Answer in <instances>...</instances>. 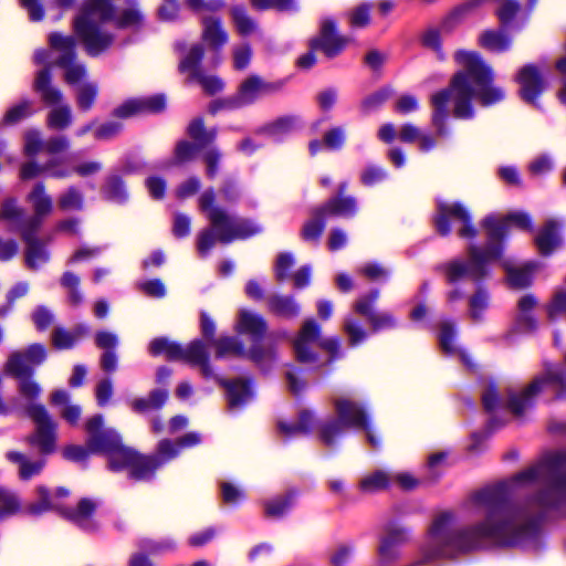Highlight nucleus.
<instances>
[{
  "instance_id": "f257e3e1",
  "label": "nucleus",
  "mask_w": 566,
  "mask_h": 566,
  "mask_svg": "<svg viewBox=\"0 0 566 566\" xmlns=\"http://www.w3.org/2000/svg\"><path fill=\"white\" fill-rule=\"evenodd\" d=\"M474 501L484 507V518L454 530L455 514L452 511L440 513L428 530L427 541L420 548L421 557L415 565L455 559L461 554L494 547V536L501 535L516 517L509 488L504 482L488 485L474 494Z\"/></svg>"
},
{
  "instance_id": "f03ea898",
  "label": "nucleus",
  "mask_w": 566,
  "mask_h": 566,
  "mask_svg": "<svg viewBox=\"0 0 566 566\" xmlns=\"http://www.w3.org/2000/svg\"><path fill=\"white\" fill-rule=\"evenodd\" d=\"M480 226L486 231L483 248L472 243L469 259L453 256L434 264L432 269L450 286L446 301L455 304L468 297L469 314L475 322L484 319L491 305L488 281L493 274L492 263L504 255L507 243V227L499 222L494 213L485 214Z\"/></svg>"
},
{
  "instance_id": "7ed1b4c3",
  "label": "nucleus",
  "mask_w": 566,
  "mask_h": 566,
  "mask_svg": "<svg viewBox=\"0 0 566 566\" xmlns=\"http://www.w3.org/2000/svg\"><path fill=\"white\" fill-rule=\"evenodd\" d=\"M455 59L463 64V69L452 75L447 87L434 92L430 97L431 125L436 135L441 138L452 136V128L448 124L450 117L448 106L451 101L453 102V116L458 119L470 120L475 117L473 101L482 107H492L506 97L505 90L494 84L493 67L485 62L480 53L458 50Z\"/></svg>"
},
{
  "instance_id": "20e7f679",
  "label": "nucleus",
  "mask_w": 566,
  "mask_h": 566,
  "mask_svg": "<svg viewBox=\"0 0 566 566\" xmlns=\"http://www.w3.org/2000/svg\"><path fill=\"white\" fill-rule=\"evenodd\" d=\"M541 465L546 473L545 485L528 497V501L538 506L541 511L527 516L522 524H517L521 507L513 497L512 485L503 481L509 488L511 501L516 506V517L501 535L494 536V547H514L537 557L547 552L549 533L544 528L547 513L557 512L566 518V453H552L544 459Z\"/></svg>"
},
{
  "instance_id": "39448f33",
  "label": "nucleus",
  "mask_w": 566,
  "mask_h": 566,
  "mask_svg": "<svg viewBox=\"0 0 566 566\" xmlns=\"http://www.w3.org/2000/svg\"><path fill=\"white\" fill-rule=\"evenodd\" d=\"M48 358L49 350L44 344L31 343L23 349L12 352L3 364L4 375L18 381L19 394L29 400L24 413L33 421L35 430L28 442L36 447L43 455L54 453L57 442V423L46 407L36 401L42 387L34 377Z\"/></svg>"
},
{
  "instance_id": "423d86ee",
  "label": "nucleus",
  "mask_w": 566,
  "mask_h": 566,
  "mask_svg": "<svg viewBox=\"0 0 566 566\" xmlns=\"http://www.w3.org/2000/svg\"><path fill=\"white\" fill-rule=\"evenodd\" d=\"M85 444H69L62 455L65 460L88 468L91 455L105 459V469L115 474L127 472L129 481L138 482L134 476L136 468L135 448L125 444L120 432L114 427L105 426L103 413H94L84 423Z\"/></svg>"
},
{
  "instance_id": "0eeeda50",
  "label": "nucleus",
  "mask_w": 566,
  "mask_h": 566,
  "mask_svg": "<svg viewBox=\"0 0 566 566\" xmlns=\"http://www.w3.org/2000/svg\"><path fill=\"white\" fill-rule=\"evenodd\" d=\"M542 365V374L535 376L523 390H507L504 405L512 415L522 417L527 410L534 409L537 396L546 388L554 389V400H566V366L547 359Z\"/></svg>"
},
{
  "instance_id": "6e6552de",
  "label": "nucleus",
  "mask_w": 566,
  "mask_h": 566,
  "mask_svg": "<svg viewBox=\"0 0 566 566\" xmlns=\"http://www.w3.org/2000/svg\"><path fill=\"white\" fill-rule=\"evenodd\" d=\"M36 494L39 500L27 505L24 510L28 515L38 517L46 512L55 511L83 534L88 536L102 535V523L95 517L102 503L99 499L83 496L76 502L75 506H61L52 503V494L46 485H38Z\"/></svg>"
},
{
  "instance_id": "1a4fd4ad",
  "label": "nucleus",
  "mask_w": 566,
  "mask_h": 566,
  "mask_svg": "<svg viewBox=\"0 0 566 566\" xmlns=\"http://www.w3.org/2000/svg\"><path fill=\"white\" fill-rule=\"evenodd\" d=\"M198 208L210 223L221 226V244L229 245L237 240H248L262 233L261 224L249 218H237L226 207L217 203V191L209 186L198 197Z\"/></svg>"
},
{
  "instance_id": "9d476101",
  "label": "nucleus",
  "mask_w": 566,
  "mask_h": 566,
  "mask_svg": "<svg viewBox=\"0 0 566 566\" xmlns=\"http://www.w3.org/2000/svg\"><path fill=\"white\" fill-rule=\"evenodd\" d=\"M237 332L247 335L251 342L249 347V360L263 375L273 371L279 360V349L275 342L264 343L268 332V322L260 313L241 310L237 322Z\"/></svg>"
},
{
  "instance_id": "9b49d317",
  "label": "nucleus",
  "mask_w": 566,
  "mask_h": 566,
  "mask_svg": "<svg viewBox=\"0 0 566 566\" xmlns=\"http://www.w3.org/2000/svg\"><path fill=\"white\" fill-rule=\"evenodd\" d=\"M201 441L202 438L198 431H188L175 440L170 438L160 439L150 453H143L135 448L136 468L133 473L134 476L138 479V482L150 483L155 481L157 471L177 459L182 449L196 447Z\"/></svg>"
},
{
  "instance_id": "f8f14e48",
  "label": "nucleus",
  "mask_w": 566,
  "mask_h": 566,
  "mask_svg": "<svg viewBox=\"0 0 566 566\" xmlns=\"http://www.w3.org/2000/svg\"><path fill=\"white\" fill-rule=\"evenodd\" d=\"M150 357H164L170 363H184L192 368H199L202 377H210L211 354L201 338H193L186 345L166 335L151 338L147 344Z\"/></svg>"
},
{
  "instance_id": "ddd939ff",
  "label": "nucleus",
  "mask_w": 566,
  "mask_h": 566,
  "mask_svg": "<svg viewBox=\"0 0 566 566\" xmlns=\"http://www.w3.org/2000/svg\"><path fill=\"white\" fill-rule=\"evenodd\" d=\"M130 8L120 15H116L109 0H91L77 13L74 29L77 35H97L104 22H115L123 28L135 27L142 23L143 15L136 8V0H128Z\"/></svg>"
},
{
  "instance_id": "4468645a",
  "label": "nucleus",
  "mask_w": 566,
  "mask_h": 566,
  "mask_svg": "<svg viewBox=\"0 0 566 566\" xmlns=\"http://www.w3.org/2000/svg\"><path fill=\"white\" fill-rule=\"evenodd\" d=\"M452 221L459 223L457 235L460 239L475 241L479 231L473 221L470 208L461 200L447 201L441 197L434 199V211L430 217V223L440 238H449L452 234Z\"/></svg>"
},
{
  "instance_id": "2eb2a0df",
  "label": "nucleus",
  "mask_w": 566,
  "mask_h": 566,
  "mask_svg": "<svg viewBox=\"0 0 566 566\" xmlns=\"http://www.w3.org/2000/svg\"><path fill=\"white\" fill-rule=\"evenodd\" d=\"M32 91L50 108L46 126L51 130H65L73 123L71 106L65 102L63 92L53 83L49 69H39L34 73Z\"/></svg>"
},
{
  "instance_id": "dca6fc26",
  "label": "nucleus",
  "mask_w": 566,
  "mask_h": 566,
  "mask_svg": "<svg viewBox=\"0 0 566 566\" xmlns=\"http://www.w3.org/2000/svg\"><path fill=\"white\" fill-rule=\"evenodd\" d=\"M231 369L243 374V377L224 378L217 368L210 363V377H202L206 380H213L219 387L224 389V396L229 409L243 410L248 405L256 400L258 389L254 377L245 369L231 366Z\"/></svg>"
},
{
  "instance_id": "f3484780",
  "label": "nucleus",
  "mask_w": 566,
  "mask_h": 566,
  "mask_svg": "<svg viewBox=\"0 0 566 566\" xmlns=\"http://www.w3.org/2000/svg\"><path fill=\"white\" fill-rule=\"evenodd\" d=\"M513 81L518 85V97L541 112L544 107L539 104V97L548 90L549 82L542 66L528 62L520 66L513 75Z\"/></svg>"
},
{
  "instance_id": "a211bd4d",
  "label": "nucleus",
  "mask_w": 566,
  "mask_h": 566,
  "mask_svg": "<svg viewBox=\"0 0 566 566\" xmlns=\"http://www.w3.org/2000/svg\"><path fill=\"white\" fill-rule=\"evenodd\" d=\"M322 325L314 317L305 318L298 331L291 338V347L295 360L301 365H311L312 369L319 368V354L313 349V345H318L322 336Z\"/></svg>"
},
{
  "instance_id": "6ab92c4d",
  "label": "nucleus",
  "mask_w": 566,
  "mask_h": 566,
  "mask_svg": "<svg viewBox=\"0 0 566 566\" xmlns=\"http://www.w3.org/2000/svg\"><path fill=\"white\" fill-rule=\"evenodd\" d=\"M81 150L66 151L59 156L49 157L46 166L50 168V178L66 179L74 175L82 178L94 176L102 170L98 160H81Z\"/></svg>"
},
{
  "instance_id": "aec40b11",
  "label": "nucleus",
  "mask_w": 566,
  "mask_h": 566,
  "mask_svg": "<svg viewBox=\"0 0 566 566\" xmlns=\"http://www.w3.org/2000/svg\"><path fill=\"white\" fill-rule=\"evenodd\" d=\"M337 417L321 424L318 438L327 448H338L346 428L353 429L357 422L354 420L356 401L338 399L335 403Z\"/></svg>"
},
{
  "instance_id": "412c9836",
  "label": "nucleus",
  "mask_w": 566,
  "mask_h": 566,
  "mask_svg": "<svg viewBox=\"0 0 566 566\" xmlns=\"http://www.w3.org/2000/svg\"><path fill=\"white\" fill-rule=\"evenodd\" d=\"M459 337V328L453 318H447L441 322L438 343L439 348L444 357L453 358L458 356L461 364L471 373L478 370V364L474 361L468 349L457 343Z\"/></svg>"
},
{
  "instance_id": "4be33fe9",
  "label": "nucleus",
  "mask_w": 566,
  "mask_h": 566,
  "mask_svg": "<svg viewBox=\"0 0 566 566\" xmlns=\"http://www.w3.org/2000/svg\"><path fill=\"white\" fill-rule=\"evenodd\" d=\"M172 375V369L167 365H160L155 373V381L157 385L163 386L151 389L147 397L135 398L130 408L133 412L144 415L151 410H160L168 401L169 391L166 386Z\"/></svg>"
},
{
  "instance_id": "5701e85b",
  "label": "nucleus",
  "mask_w": 566,
  "mask_h": 566,
  "mask_svg": "<svg viewBox=\"0 0 566 566\" xmlns=\"http://www.w3.org/2000/svg\"><path fill=\"white\" fill-rule=\"evenodd\" d=\"M500 265L505 273V282L511 290L524 291L534 285L536 274L542 269L539 260H526L521 265H514L507 258H501Z\"/></svg>"
},
{
  "instance_id": "b1692460",
  "label": "nucleus",
  "mask_w": 566,
  "mask_h": 566,
  "mask_svg": "<svg viewBox=\"0 0 566 566\" xmlns=\"http://www.w3.org/2000/svg\"><path fill=\"white\" fill-rule=\"evenodd\" d=\"M538 305V298L534 293L523 294L516 303L517 313L513 318L510 332L505 339L511 338V334H534L538 329V319L534 313Z\"/></svg>"
},
{
  "instance_id": "393cba45",
  "label": "nucleus",
  "mask_w": 566,
  "mask_h": 566,
  "mask_svg": "<svg viewBox=\"0 0 566 566\" xmlns=\"http://www.w3.org/2000/svg\"><path fill=\"white\" fill-rule=\"evenodd\" d=\"M564 222L554 218L547 219L534 237V245L542 258H551L565 245Z\"/></svg>"
},
{
  "instance_id": "a878e982",
  "label": "nucleus",
  "mask_w": 566,
  "mask_h": 566,
  "mask_svg": "<svg viewBox=\"0 0 566 566\" xmlns=\"http://www.w3.org/2000/svg\"><path fill=\"white\" fill-rule=\"evenodd\" d=\"M304 126L302 117L297 114H284L258 126L255 134L270 138L274 144H283L287 137Z\"/></svg>"
},
{
  "instance_id": "bb28decb",
  "label": "nucleus",
  "mask_w": 566,
  "mask_h": 566,
  "mask_svg": "<svg viewBox=\"0 0 566 566\" xmlns=\"http://www.w3.org/2000/svg\"><path fill=\"white\" fill-rule=\"evenodd\" d=\"M346 188L347 182H340L338 185L337 193L331 196L323 203L318 205L327 219H353L358 213V201L353 195H344Z\"/></svg>"
},
{
  "instance_id": "cd10ccee",
  "label": "nucleus",
  "mask_w": 566,
  "mask_h": 566,
  "mask_svg": "<svg viewBox=\"0 0 566 566\" xmlns=\"http://www.w3.org/2000/svg\"><path fill=\"white\" fill-rule=\"evenodd\" d=\"M95 346L102 349L99 356L101 369L112 375L118 369L119 356L117 353L119 346V337L115 332L99 329L94 335Z\"/></svg>"
},
{
  "instance_id": "c85d7f7f",
  "label": "nucleus",
  "mask_w": 566,
  "mask_h": 566,
  "mask_svg": "<svg viewBox=\"0 0 566 566\" xmlns=\"http://www.w3.org/2000/svg\"><path fill=\"white\" fill-rule=\"evenodd\" d=\"M99 193L105 202L119 207L126 206L130 199L124 176L113 169L105 176Z\"/></svg>"
},
{
  "instance_id": "c756f323",
  "label": "nucleus",
  "mask_w": 566,
  "mask_h": 566,
  "mask_svg": "<svg viewBox=\"0 0 566 566\" xmlns=\"http://www.w3.org/2000/svg\"><path fill=\"white\" fill-rule=\"evenodd\" d=\"M474 3H467L450 11L444 17L432 21L426 30L424 35H443L458 32L460 27L465 22L469 12L473 9Z\"/></svg>"
},
{
  "instance_id": "7c9ffc66",
  "label": "nucleus",
  "mask_w": 566,
  "mask_h": 566,
  "mask_svg": "<svg viewBox=\"0 0 566 566\" xmlns=\"http://www.w3.org/2000/svg\"><path fill=\"white\" fill-rule=\"evenodd\" d=\"M174 50L182 55L178 64L179 73H190L192 76H197L205 56L203 43H195L188 49L185 40H177L174 43Z\"/></svg>"
},
{
  "instance_id": "2f4dec72",
  "label": "nucleus",
  "mask_w": 566,
  "mask_h": 566,
  "mask_svg": "<svg viewBox=\"0 0 566 566\" xmlns=\"http://www.w3.org/2000/svg\"><path fill=\"white\" fill-rule=\"evenodd\" d=\"M354 420L357 422L353 426L355 430L365 432L366 442L376 451L382 448V439L378 430L373 424L371 413L365 403L356 401Z\"/></svg>"
},
{
  "instance_id": "473e14b6",
  "label": "nucleus",
  "mask_w": 566,
  "mask_h": 566,
  "mask_svg": "<svg viewBox=\"0 0 566 566\" xmlns=\"http://www.w3.org/2000/svg\"><path fill=\"white\" fill-rule=\"evenodd\" d=\"M301 496V491L293 486L284 494L274 496L264 503V512L266 516L282 518L291 513L296 506Z\"/></svg>"
},
{
  "instance_id": "72a5a7b5",
  "label": "nucleus",
  "mask_w": 566,
  "mask_h": 566,
  "mask_svg": "<svg viewBox=\"0 0 566 566\" xmlns=\"http://www.w3.org/2000/svg\"><path fill=\"white\" fill-rule=\"evenodd\" d=\"M53 51L54 66L63 69L76 61V44L80 38H49Z\"/></svg>"
},
{
  "instance_id": "f704fd0d",
  "label": "nucleus",
  "mask_w": 566,
  "mask_h": 566,
  "mask_svg": "<svg viewBox=\"0 0 566 566\" xmlns=\"http://www.w3.org/2000/svg\"><path fill=\"white\" fill-rule=\"evenodd\" d=\"M269 311L277 317L295 319L301 314V305L293 294H274L268 300Z\"/></svg>"
},
{
  "instance_id": "c9c22d12",
  "label": "nucleus",
  "mask_w": 566,
  "mask_h": 566,
  "mask_svg": "<svg viewBox=\"0 0 566 566\" xmlns=\"http://www.w3.org/2000/svg\"><path fill=\"white\" fill-rule=\"evenodd\" d=\"M147 168L148 163L143 156L142 147L137 146L125 151L112 169L122 176H133L143 174Z\"/></svg>"
},
{
  "instance_id": "e433bc0d",
  "label": "nucleus",
  "mask_w": 566,
  "mask_h": 566,
  "mask_svg": "<svg viewBox=\"0 0 566 566\" xmlns=\"http://www.w3.org/2000/svg\"><path fill=\"white\" fill-rule=\"evenodd\" d=\"M214 347V358L217 360L224 359L228 355H235L249 360V348L238 336L222 335L210 344Z\"/></svg>"
},
{
  "instance_id": "4c0bfd02",
  "label": "nucleus",
  "mask_w": 566,
  "mask_h": 566,
  "mask_svg": "<svg viewBox=\"0 0 566 566\" xmlns=\"http://www.w3.org/2000/svg\"><path fill=\"white\" fill-rule=\"evenodd\" d=\"M186 134L190 139L198 140L202 150H206L207 148L214 146L213 144L218 137V128H207L203 117L197 116L188 123Z\"/></svg>"
},
{
  "instance_id": "58836bf2",
  "label": "nucleus",
  "mask_w": 566,
  "mask_h": 566,
  "mask_svg": "<svg viewBox=\"0 0 566 566\" xmlns=\"http://www.w3.org/2000/svg\"><path fill=\"white\" fill-rule=\"evenodd\" d=\"M8 461L19 465V478L22 481H29L38 475L45 467V459L30 460L24 453L10 450L6 453Z\"/></svg>"
},
{
  "instance_id": "ea45409f",
  "label": "nucleus",
  "mask_w": 566,
  "mask_h": 566,
  "mask_svg": "<svg viewBox=\"0 0 566 566\" xmlns=\"http://www.w3.org/2000/svg\"><path fill=\"white\" fill-rule=\"evenodd\" d=\"M202 151L198 140L180 138L172 149L171 165L176 167L185 166L195 161L199 155L201 156Z\"/></svg>"
},
{
  "instance_id": "a19ab883",
  "label": "nucleus",
  "mask_w": 566,
  "mask_h": 566,
  "mask_svg": "<svg viewBox=\"0 0 566 566\" xmlns=\"http://www.w3.org/2000/svg\"><path fill=\"white\" fill-rule=\"evenodd\" d=\"M327 220L318 206L313 207L310 211V219L302 227V239L307 242H317L326 228Z\"/></svg>"
},
{
  "instance_id": "79ce46f5",
  "label": "nucleus",
  "mask_w": 566,
  "mask_h": 566,
  "mask_svg": "<svg viewBox=\"0 0 566 566\" xmlns=\"http://www.w3.org/2000/svg\"><path fill=\"white\" fill-rule=\"evenodd\" d=\"M27 200L32 205L33 214L46 219L53 211V200L46 193L43 181H38L28 193Z\"/></svg>"
},
{
  "instance_id": "37998d69",
  "label": "nucleus",
  "mask_w": 566,
  "mask_h": 566,
  "mask_svg": "<svg viewBox=\"0 0 566 566\" xmlns=\"http://www.w3.org/2000/svg\"><path fill=\"white\" fill-rule=\"evenodd\" d=\"M219 193L228 210L235 208L242 199V186L237 174H229L222 178Z\"/></svg>"
},
{
  "instance_id": "c03bdc74",
  "label": "nucleus",
  "mask_w": 566,
  "mask_h": 566,
  "mask_svg": "<svg viewBox=\"0 0 566 566\" xmlns=\"http://www.w3.org/2000/svg\"><path fill=\"white\" fill-rule=\"evenodd\" d=\"M221 226L217 227L210 223V227L201 229L196 235V250L201 259L210 256L212 249L217 242L221 243Z\"/></svg>"
},
{
  "instance_id": "a18cd8bd",
  "label": "nucleus",
  "mask_w": 566,
  "mask_h": 566,
  "mask_svg": "<svg viewBox=\"0 0 566 566\" xmlns=\"http://www.w3.org/2000/svg\"><path fill=\"white\" fill-rule=\"evenodd\" d=\"M479 382L484 385L481 392V402L483 409L491 413L500 409L502 398L499 391L497 381L493 376L480 377Z\"/></svg>"
},
{
  "instance_id": "49530a36",
  "label": "nucleus",
  "mask_w": 566,
  "mask_h": 566,
  "mask_svg": "<svg viewBox=\"0 0 566 566\" xmlns=\"http://www.w3.org/2000/svg\"><path fill=\"white\" fill-rule=\"evenodd\" d=\"M24 243L27 245L24 261L29 269L38 270L41 264H45L50 261L51 253L43 240H34Z\"/></svg>"
},
{
  "instance_id": "de8ad7c7",
  "label": "nucleus",
  "mask_w": 566,
  "mask_h": 566,
  "mask_svg": "<svg viewBox=\"0 0 566 566\" xmlns=\"http://www.w3.org/2000/svg\"><path fill=\"white\" fill-rule=\"evenodd\" d=\"M136 545L138 549L144 551L149 556H157L168 552H175L177 543L172 537H161L158 539L150 537H140L137 539Z\"/></svg>"
},
{
  "instance_id": "09e8293b",
  "label": "nucleus",
  "mask_w": 566,
  "mask_h": 566,
  "mask_svg": "<svg viewBox=\"0 0 566 566\" xmlns=\"http://www.w3.org/2000/svg\"><path fill=\"white\" fill-rule=\"evenodd\" d=\"M353 38H311L310 46L322 51L326 57L333 59L340 54Z\"/></svg>"
},
{
  "instance_id": "8fccbe9b",
  "label": "nucleus",
  "mask_w": 566,
  "mask_h": 566,
  "mask_svg": "<svg viewBox=\"0 0 566 566\" xmlns=\"http://www.w3.org/2000/svg\"><path fill=\"white\" fill-rule=\"evenodd\" d=\"M36 113L33 102L29 97H21L18 103L11 105L3 115L6 125H15L19 122L32 117Z\"/></svg>"
},
{
  "instance_id": "3c124183",
  "label": "nucleus",
  "mask_w": 566,
  "mask_h": 566,
  "mask_svg": "<svg viewBox=\"0 0 566 566\" xmlns=\"http://www.w3.org/2000/svg\"><path fill=\"white\" fill-rule=\"evenodd\" d=\"M136 97L140 115H159L167 109L168 99L163 92Z\"/></svg>"
},
{
  "instance_id": "603ef678",
  "label": "nucleus",
  "mask_w": 566,
  "mask_h": 566,
  "mask_svg": "<svg viewBox=\"0 0 566 566\" xmlns=\"http://www.w3.org/2000/svg\"><path fill=\"white\" fill-rule=\"evenodd\" d=\"M342 328L344 334L347 336L348 346L352 348L363 345L369 337V334L363 324L353 316L344 318Z\"/></svg>"
},
{
  "instance_id": "864d4df0",
  "label": "nucleus",
  "mask_w": 566,
  "mask_h": 566,
  "mask_svg": "<svg viewBox=\"0 0 566 566\" xmlns=\"http://www.w3.org/2000/svg\"><path fill=\"white\" fill-rule=\"evenodd\" d=\"M237 94L244 107L251 106L261 98L259 74L248 75L238 86Z\"/></svg>"
},
{
  "instance_id": "5fc2aeb1",
  "label": "nucleus",
  "mask_w": 566,
  "mask_h": 566,
  "mask_svg": "<svg viewBox=\"0 0 566 566\" xmlns=\"http://www.w3.org/2000/svg\"><path fill=\"white\" fill-rule=\"evenodd\" d=\"M358 488L363 493H377L390 488V478L382 470H375L359 481Z\"/></svg>"
},
{
  "instance_id": "6e6d98bb",
  "label": "nucleus",
  "mask_w": 566,
  "mask_h": 566,
  "mask_svg": "<svg viewBox=\"0 0 566 566\" xmlns=\"http://www.w3.org/2000/svg\"><path fill=\"white\" fill-rule=\"evenodd\" d=\"M359 273L374 283H378L380 285L387 284L392 276V270L389 268L382 266L378 261L371 260L365 262L359 268Z\"/></svg>"
},
{
  "instance_id": "4d7b16f0",
  "label": "nucleus",
  "mask_w": 566,
  "mask_h": 566,
  "mask_svg": "<svg viewBox=\"0 0 566 566\" xmlns=\"http://www.w3.org/2000/svg\"><path fill=\"white\" fill-rule=\"evenodd\" d=\"M80 284V276L72 271H65L60 279V285L69 290L67 302L72 306H80L84 302V295L81 291Z\"/></svg>"
},
{
  "instance_id": "13d9d810",
  "label": "nucleus",
  "mask_w": 566,
  "mask_h": 566,
  "mask_svg": "<svg viewBox=\"0 0 566 566\" xmlns=\"http://www.w3.org/2000/svg\"><path fill=\"white\" fill-rule=\"evenodd\" d=\"M57 206L63 211H82L84 209V195L76 186H69L59 195Z\"/></svg>"
},
{
  "instance_id": "bf43d9fd",
  "label": "nucleus",
  "mask_w": 566,
  "mask_h": 566,
  "mask_svg": "<svg viewBox=\"0 0 566 566\" xmlns=\"http://www.w3.org/2000/svg\"><path fill=\"white\" fill-rule=\"evenodd\" d=\"M495 216H497L495 212H493ZM499 218V217H496ZM499 222H502L506 224L507 227V239L510 238V226L515 227L520 230L526 231V232H533L535 230L534 221L531 216L525 210H513L505 214L503 220L497 219Z\"/></svg>"
},
{
  "instance_id": "052dcab7",
  "label": "nucleus",
  "mask_w": 566,
  "mask_h": 566,
  "mask_svg": "<svg viewBox=\"0 0 566 566\" xmlns=\"http://www.w3.org/2000/svg\"><path fill=\"white\" fill-rule=\"evenodd\" d=\"M22 509L19 496L11 490L0 485V523L18 514Z\"/></svg>"
},
{
  "instance_id": "680f3d73",
  "label": "nucleus",
  "mask_w": 566,
  "mask_h": 566,
  "mask_svg": "<svg viewBox=\"0 0 566 566\" xmlns=\"http://www.w3.org/2000/svg\"><path fill=\"white\" fill-rule=\"evenodd\" d=\"M317 346L328 353V357L322 366H329L346 356V352L342 348L340 337L337 335L326 337L322 335Z\"/></svg>"
},
{
  "instance_id": "e2e57ef3",
  "label": "nucleus",
  "mask_w": 566,
  "mask_h": 566,
  "mask_svg": "<svg viewBox=\"0 0 566 566\" xmlns=\"http://www.w3.org/2000/svg\"><path fill=\"white\" fill-rule=\"evenodd\" d=\"M98 95V86L94 82H83L78 86H76V104L80 111L87 112L90 111Z\"/></svg>"
},
{
  "instance_id": "0e129e2a",
  "label": "nucleus",
  "mask_w": 566,
  "mask_h": 566,
  "mask_svg": "<svg viewBox=\"0 0 566 566\" xmlns=\"http://www.w3.org/2000/svg\"><path fill=\"white\" fill-rule=\"evenodd\" d=\"M44 218L32 214L30 217H23V221L18 224V229L21 233V239L23 242L41 240L39 238V232L43 227Z\"/></svg>"
},
{
  "instance_id": "69168bd1",
  "label": "nucleus",
  "mask_w": 566,
  "mask_h": 566,
  "mask_svg": "<svg viewBox=\"0 0 566 566\" xmlns=\"http://www.w3.org/2000/svg\"><path fill=\"white\" fill-rule=\"evenodd\" d=\"M380 291L377 287H371L367 293L359 295L353 304V310L358 315L368 318L375 311V304L378 301Z\"/></svg>"
},
{
  "instance_id": "338daca9",
  "label": "nucleus",
  "mask_w": 566,
  "mask_h": 566,
  "mask_svg": "<svg viewBox=\"0 0 566 566\" xmlns=\"http://www.w3.org/2000/svg\"><path fill=\"white\" fill-rule=\"evenodd\" d=\"M200 157L206 165V177L214 180L221 169L222 151L218 146H212L203 150Z\"/></svg>"
},
{
  "instance_id": "774afa93",
  "label": "nucleus",
  "mask_w": 566,
  "mask_h": 566,
  "mask_svg": "<svg viewBox=\"0 0 566 566\" xmlns=\"http://www.w3.org/2000/svg\"><path fill=\"white\" fill-rule=\"evenodd\" d=\"M547 316L551 321H556L562 315L566 316V287H559L547 304Z\"/></svg>"
}]
</instances>
